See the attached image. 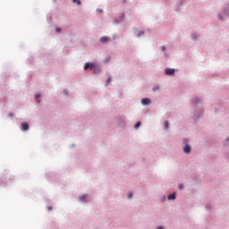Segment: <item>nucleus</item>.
<instances>
[{
    "label": "nucleus",
    "mask_w": 229,
    "mask_h": 229,
    "mask_svg": "<svg viewBox=\"0 0 229 229\" xmlns=\"http://www.w3.org/2000/svg\"><path fill=\"white\" fill-rule=\"evenodd\" d=\"M87 69H90V71H98L99 67L94 63H86L84 64V71H87Z\"/></svg>",
    "instance_id": "nucleus-1"
},
{
    "label": "nucleus",
    "mask_w": 229,
    "mask_h": 229,
    "mask_svg": "<svg viewBox=\"0 0 229 229\" xmlns=\"http://www.w3.org/2000/svg\"><path fill=\"white\" fill-rule=\"evenodd\" d=\"M174 72H175L174 69L166 68L165 70V73L166 74V76H174Z\"/></svg>",
    "instance_id": "nucleus-2"
},
{
    "label": "nucleus",
    "mask_w": 229,
    "mask_h": 229,
    "mask_svg": "<svg viewBox=\"0 0 229 229\" xmlns=\"http://www.w3.org/2000/svg\"><path fill=\"white\" fill-rule=\"evenodd\" d=\"M21 126L23 131H27V130H30V124H28V123H21Z\"/></svg>",
    "instance_id": "nucleus-3"
},
{
    "label": "nucleus",
    "mask_w": 229,
    "mask_h": 229,
    "mask_svg": "<svg viewBox=\"0 0 229 229\" xmlns=\"http://www.w3.org/2000/svg\"><path fill=\"white\" fill-rule=\"evenodd\" d=\"M110 40V38L104 36L100 38V42H102V44H106V42H108Z\"/></svg>",
    "instance_id": "nucleus-4"
},
{
    "label": "nucleus",
    "mask_w": 229,
    "mask_h": 229,
    "mask_svg": "<svg viewBox=\"0 0 229 229\" xmlns=\"http://www.w3.org/2000/svg\"><path fill=\"white\" fill-rule=\"evenodd\" d=\"M151 103V100H149V98H143L142 100H141V104L142 105H145V106H148V105H149Z\"/></svg>",
    "instance_id": "nucleus-5"
},
{
    "label": "nucleus",
    "mask_w": 229,
    "mask_h": 229,
    "mask_svg": "<svg viewBox=\"0 0 229 229\" xmlns=\"http://www.w3.org/2000/svg\"><path fill=\"white\" fill-rule=\"evenodd\" d=\"M183 151L184 153H191V146L185 145V147L183 148Z\"/></svg>",
    "instance_id": "nucleus-6"
},
{
    "label": "nucleus",
    "mask_w": 229,
    "mask_h": 229,
    "mask_svg": "<svg viewBox=\"0 0 229 229\" xmlns=\"http://www.w3.org/2000/svg\"><path fill=\"white\" fill-rule=\"evenodd\" d=\"M168 199H176V193L170 194Z\"/></svg>",
    "instance_id": "nucleus-7"
},
{
    "label": "nucleus",
    "mask_w": 229,
    "mask_h": 229,
    "mask_svg": "<svg viewBox=\"0 0 229 229\" xmlns=\"http://www.w3.org/2000/svg\"><path fill=\"white\" fill-rule=\"evenodd\" d=\"M158 90H160V86H158V85L154 86L153 91L154 92H158Z\"/></svg>",
    "instance_id": "nucleus-8"
},
{
    "label": "nucleus",
    "mask_w": 229,
    "mask_h": 229,
    "mask_svg": "<svg viewBox=\"0 0 229 229\" xmlns=\"http://www.w3.org/2000/svg\"><path fill=\"white\" fill-rule=\"evenodd\" d=\"M72 3L78 4L80 6V4H81V0H72Z\"/></svg>",
    "instance_id": "nucleus-9"
},
{
    "label": "nucleus",
    "mask_w": 229,
    "mask_h": 229,
    "mask_svg": "<svg viewBox=\"0 0 229 229\" xmlns=\"http://www.w3.org/2000/svg\"><path fill=\"white\" fill-rule=\"evenodd\" d=\"M81 201H85L87 199V195H82L80 197Z\"/></svg>",
    "instance_id": "nucleus-10"
},
{
    "label": "nucleus",
    "mask_w": 229,
    "mask_h": 229,
    "mask_svg": "<svg viewBox=\"0 0 229 229\" xmlns=\"http://www.w3.org/2000/svg\"><path fill=\"white\" fill-rule=\"evenodd\" d=\"M165 128L167 130L169 128V121L165 122Z\"/></svg>",
    "instance_id": "nucleus-11"
},
{
    "label": "nucleus",
    "mask_w": 229,
    "mask_h": 229,
    "mask_svg": "<svg viewBox=\"0 0 229 229\" xmlns=\"http://www.w3.org/2000/svg\"><path fill=\"white\" fill-rule=\"evenodd\" d=\"M140 122H138L136 124H135V128H140Z\"/></svg>",
    "instance_id": "nucleus-12"
},
{
    "label": "nucleus",
    "mask_w": 229,
    "mask_h": 229,
    "mask_svg": "<svg viewBox=\"0 0 229 229\" xmlns=\"http://www.w3.org/2000/svg\"><path fill=\"white\" fill-rule=\"evenodd\" d=\"M133 198V193H129V199H131Z\"/></svg>",
    "instance_id": "nucleus-13"
},
{
    "label": "nucleus",
    "mask_w": 229,
    "mask_h": 229,
    "mask_svg": "<svg viewBox=\"0 0 229 229\" xmlns=\"http://www.w3.org/2000/svg\"><path fill=\"white\" fill-rule=\"evenodd\" d=\"M51 210H53V207L49 206V207L47 208V211H48V212H51Z\"/></svg>",
    "instance_id": "nucleus-14"
},
{
    "label": "nucleus",
    "mask_w": 229,
    "mask_h": 229,
    "mask_svg": "<svg viewBox=\"0 0 229 229\" xmlns=\"http://www.w3.org/2000/svg\"><path fill=\"white\" fill-rule=\"evenodd\" d=\"M55 31H56L57 33H60V31H62V29L56 28Z\"/></svg>",
    "instance_id": "nucleus-15"
},
{
    "label": "nucleus",
    "mask_w": 229,
    "mask_h": 229,
    "mask_svg": "<svg viewBox=\"0 0 229 229\" xmlns=\"http://www.w3.org/2000/svg\"><path fill=\"white\" fill-rule=\"evenodd\" d=\"M112 81V77L107 78V84Z\"/></svg>",
    "instance_id": "nucleus-16"
},
{
    "label": "nucleus",
    "mask_w": 229,
    "mask_h": 229,
    "mask_svg": "<svg viewBox=\"0 0 229 229\" xmlns=\"http://www.w3.org/2000/svg\"><path fill=\"white\" fill-rule=\"evenodd\" d=\"M140 35H144V31H140L138 37H140Z\"/></svg>",
    "instance_id": "nucleus-17"
},
{
    "label": "nucleus",
    "mask_w": 229,
    "mask_h": 229,
    "mask_svg": "<svg viewBox=\"0 0 229 229\" xmlns=\"http://www.w3.org/2000/svg\"><path fill=\"white\" fill-rule=\"evenodd\" d=\"M179 189L182 191V189H183V184H179Z\"/></svg>",
    "instance_id": "nucleus-18"
},
{
    "label": "nucleus",
    "mask_w": 229,
    "mask_h": 229,
    "mask_svg": "<svg viewBox=\"0 0 229 229\" xmlns=\"http://www.w3.org/2000/svg\"><path fill=\"white\" fill-rule=\"evenodd\" d=\"M40 98V94L36 95V99H38Z\"/></svg>",
    "instance_id": "nucleus-19"
},
{
    "label": "nucleus",
    "mask_w": 229,
    "mask_h": 229,
    "mask_svg": "<svg viewBox=\"0 0 229 229\" xmlns=\"http://www.w3.org/2000/svg\"><path fill=\"white\" fill-rule=\"evenodd\" d=\"M162 51H165V47H162Z\"/></svg>",
    "instance_id": "nucleus-20"
},
{
    "label": "nucleus",
    "mask_w": 229,
    "mask_h": 229,
    "mask_svg": "<svg viewBox=\"0 0 229 229\" xmlns=\"http://www.w3.org/2000/svg\"><path fill=\"white\" fill-rule=\"evenodd\" d=\"M218 17H219L220 21H223V18L221 17V15H219Z\"/></svg>",
    "instance_id": "nucleus-21"
},
{
    "label": "nucleus",
    "mask_w": 229,
    "mask_h": 229,
    "mask_svg": "<svg viewBox=\"0 0 229 229\" xmlns=\"http://www.w3.org/2000/svg\"><path fill=\"white\" fill-rule=\"evenodd\" d=\"M157 229H164V227H162V226H159V227H157Z\"/></svg>",
    "instance_id": "nucleus-22"
},
{
    "label": "nucleus",
    "mask_w": 229,
    "mask_h": 229,
    "mask_svg": "<svg viewBox=\"0 0 229 229\" xmlns=\"http://www.w3.org/2000/svg\"><path fill=\"white\" fill-rule=\"evenodd\" d=\"M227 140H229V138H227Z\"/></svg>",
    "instance_id": "nucleus-23"
}]
</instances>
